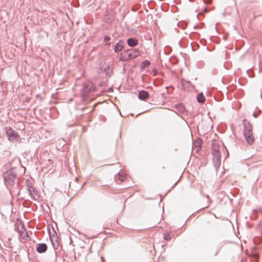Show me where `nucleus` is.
Instances as JSON below:
<instances>
[{"label": "nucleus", "instance_id": "f257e3e1", "mask_svg": "<svg viewBox=\"0 0 262 262\" xmlns=\"http://www.w3.org/2000/svg\"><path fill=\"white\" fill-rule=\"evenodd\" d=\"M140 54V51L137 49L128 50L123 51L120 56V59L127 61L134 59Z\"/></svg>", "mask_w": 262, "mask_h": 262}, {"label": "nucleus", "instance_id": "f03ea898", "mask_svg": "<svg viewBox=\"0 0 262 262\" xmlns=\"http://www.w3.org/2000/svg\"><path fill=\"white\" fill-rule=\"evenodd\" d=\"M245 125L244 134L247 142L251 144L254 140V137L251 133L252 129V125L249 122H247L246 120H244Z\"/></svg>", "mask_w": 262, "mask_h": 262}, {"label": "nucleus", "instance_id": "dca6fc26", "mask_svg": "<svg viewBox=\"0 0 262 262\" xmlns=\"http://www.w3.org/2000/svg\"><path fill=\"white\" fill-rule=\"evenodd\" d=\"M215 152L216 156L217 157H220V153L218 151V150H216L215 151Z\"/></svg>", "mask_w": 262, "mask_h": 262}, {"label": "nucleus", "instance_id": "39448f33", "mask_svg": "<svg viewBox=\"0 0 262 262\" xmlns=\"http://www.w3.org/2000/svg\"><path fill=\"white\" fill-rule=\"evenodd\" d=\"M30 180H26V184H27L28 190L29 192V194L34 198H36L38 196L37 191L36 188L31 185H30Z\"/></svg>", "mask_w": 262, "mask_h": 262}, {"label": "nucleus", "instance_id": "6e6552de", "mask_svg": "<svg viewBox=\"0 0 262 262\" xmlns=\"http://www.w3.org/2000/svg\"><path fill=\"white\" fill-rule=\"evenodd\" d=\"M127 43L130 47H134L137 45V41L135 39L129 38L127 40Z\"/></svg>", "mask_w": 262, "mask_h": 262}, {"label": "nucleus", "instance_id": "9b49d317", "mask_svg": "<svg viewBox=\"0 0 262 262\" xmlns=\"http://www.w3.org/2000/svg\"><path fill=\"white\" fill-rule=\"evenodd\" d=\"M118 179L121 182H123L126 179V174L124 172H120L118 174Z\"/></svg>", "mask_w": 262, "mask_h": 262}, {"label": "nucleus", "instance_id": "0eeeda50", "mask_svg": "<svg viewBox=\"0 0 262 262\" xmlns=\"http://www.w3.org/2000/svg\"><path fill=\"white\" fill-rule=\"evenodd\" d=\"M138 97L140 99L144 100L146 99L149 97V94L147 91H141L139 93Z\"/></svg>", "mask_w": 262, "mask_h": 262}, {"label": "nucleus", "instance_id": "f3484780", "mask_svg": "<svg viewBox=\"0 0 262 262\" xmlns=\"http://www.w3.org/2000/svg\"><path fill=\"white\" fill-rule=\"evenodd\" d=\"M105 40L106 41H107V40H110V38L109 36H105Z\"/></svg>", "mask_w": 262, "mask_h": 262}, {"label": "nucleus", "instance_id": "2eb2a0df", "mask_svg": "<svg viewBox=\"0 0 262 262\" xmlns=\"http://www.w3.org/2000/svg\"><path fill=\"white\" fill-rule=\"evenodd\" d=\"M252 260L253 262H257V259H258V256H257V254H252Z\"/></svg>", "mask_w": 262, "mask_h": 262}, {"label": "nucleus", "instance_id": "4468645a", "mask_svg": "<svg viewBox=\"0 0 262 262\" xmlns=\"http://www.w3.org/2000/svg\"><path fill=\"white\" fill-rule=\"evenodd\" d=\"M164 239L166 241H169L171 239L170 234L169 233H165L164 235Z\"/></svg>", "mask_w": 262, "mask_h": 262}, {"label": "nucleus", "instance_id": "20e7f679", "mask_svg": "<svg viewBox=\"0 0 262 262\" xmlns=\"http://www.w3.org/2000/svg\"><path fill=\"white\" fill-rule=\"evenodd\" d=\"M48 231L50 235V241L52 242V244H58V237L54 228L52 226L48 227Z\"/></svg>", "mask_w": 262, "mask_h": 262}, {"label": "nucleus", "instance_id": "9d476101", "mask_svg": "<svg viewBox=\"0 0 262 262\" xmlns=\"http://www.w3.org/2000/svg\"><path fill=\"white\" fill-rule=\"evenodd\" d=\"M197 100L200 103H204L205 100V98L202 94H199L197 96Z\"/></svg>", "mask_w": 262, "mask_h": 262}, {"label": "nucleus", "instance_id": "a211bd4d", "mask_svg": "<svg viewBox=\"0 0 262 262\" xmlns=\"http://www.w3.org/2000/svg\"><path fill=\"white\" fill-rule=\"evenodd\" d=\"M211 2V1H208L207 4H210Z\"/></svg>", "mask_w": 262, "mask_h": 262}, {"label": "nucleus", "instance_id": "423d86ee", "mask_svg": "<svg viewBox=\"0 0 262 262\" xmlns=\"http://www.w3.org/2000/svg\"><path fill=\"white\" fill-rule=\"evenodd\" d=\"M37 251L39 253H43L46 251L47 249V246L45 244H39L36 248Z\"/></svg>", "mask_w": 262, "mask_h": 262}, {"label": "nucleus", "instance_id": "ddd939ff", "mask_svg": "<svg viewBox=\"0 0 262 262\" xmlns=\"http://www.w3.org/2000/svg\"><path fill=\"white\" fill-rule=\"evenodd\" d=\"M194 146H197L198 147V149H197V151L200 149L201 146V142L200 140H197L195 141L194 142Z\"/></svg>", "mask_w": 262, "mask_h": 262}, {"label": "nucleus", "instance_id": "f8f14e48", "mask_svg": "<svg viewBox=\"0 0 262 262\" xmlns=\"http://www.w3.org/2000/svg\"><path fill=\"white\" fill-rule=\"evenodd\" d=\"M150 64V62L149 60H145L143 61L141 63L142 68H145L146 67H148Z\"/></svg>", "mask_w": 262, "mask_h": 262}, {"label": "nucleus", "instance_id": "7ed1b4c3", "mask_svg": "<svg viewBox=\"0 0 262 262\" xmlns=\"http://www.w3.org/2000/svg\"><path fill=\"white\" fill-rule=\"evenodd\" d=\"M6 133L10 141L15 140L19 142L20 141L19 135L12 128H9L7 129Z\"/></svg>", "mask_w": 262, "mask_h": 262}, {"label": "nucleus", "instance_id": "1a4fd4ad", "mask_svg": "<svg viewBox=\"0 0 262 262\" xmlns=\"http://www.w3.org/2000/svg\"><path fill=\"white\" fill-rule=\"evenodd\" d=\"M123 48V45L122 42L118 43L115 47V51L118 52L121 51Z\"/></svg>", "mask_w": 262, "mask_h": 262}]
</instances>
